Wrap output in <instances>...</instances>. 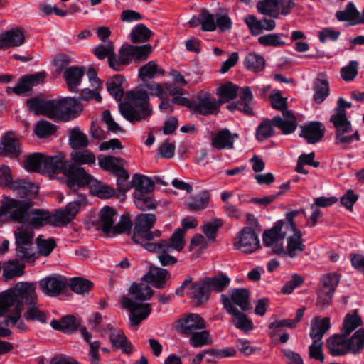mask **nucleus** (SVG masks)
I'll use <instances>...</instances> for the list:
<instances>
[{"label": "nucleus", "mask_w": 364, "mask_h": 364, "mask_svg": "<svg viewBox=\"0 0 364 364\" xmlns=\"http://www.w3.org/2000/svg\"><path fill=\"white\" fill-rule=\"evenodd\" d=\"M90 162V154L72 151L70 159H65L64 154L46 156L35 152L25 156L23 168L29 171L41 173L50 180L65 178L62 182H91V175L81 166Z\"/></svg>", "instance_id": "obj_1"}, {"label": "nucleus", "mask_w": 364, "mask_h": 364, "mask_svg": "<svg viewBox=\"0 0 364 364\" xmlns=\"http://www.w3.org/2000/svg\"><path fill=\"white\" fill-rule=\"evenodd\" d=\"M152 35L151 31L144 24L136 25L130 33L131 41L134 43H139L147 41Z\"/></svg>", "instance_id": "obj_49"}, {"label": "nucleus", "mask_w": 364, "mask_h": 364, "mask_svg": "<svg viewBox=\"0 0 364 364\" xmlns=\"http://www.w3.org/2000/svg\"><path fill=\"white\" fill-rule=\"evenodd\" d=\"M84 75L85 70L80 66H70L65 70L63 77L71 92H77Z\"/></svg>", "instance_id": "obj_27"}, {"label": "nucleus", "mask_w": 364, "mask_h": 364, "mask_svg": "<svg viewBox=\"0 0 364 364\" xmlns=\"http://www.w3.org/2000/svg\"><path fill=\"white\" fill-rule=\"evenodd\" d=\"M210 293L208 285L205 284V279L191 284L190 294L195 300L196 305L205 303L209 299Z\"/></svg>", "instance_id": "obj_37"}, {"label": "nucleus", "mask_w": 364, "mask_h": 364, "mask_svg": "<svg viewBox=\"0 0 364 364\" xmlns=\"http://www.w3.org/2000/svg\"><path fill=\"white\" fill-rule=\"evenodd\" d=\"M94 54L99 60L108 58L109 66L111 68V59L114 61L115 53L112 43L99 44L94 50Z\"/></svg>", "instance_id": "obj_55"}, {"label": "nucleus", "mask_w": 364, "mask_h": 364, "mask_svg": "<svg viewBox=\"0 0 364 364\" xmlns=\"http://www.w3.org/2000/svg\"><path fill=\"white\" fill-rule=\"evenodd\" d=\"M132 225L133 224L129 217L122 215L117 225L113 226L111 236H115L122 233L130 234Z\"/></svg>", "instance_id": "obj_62"}, {"label": "nucleus", "mask_w": 364, "mask_h": 364, "mask_svg": "<svg viewBox=\"0 0 364 364\" xmlns=\"http://www.w3.org/2000/svg\"><path fill=\"white\" fill-rule=\"evenodd\" d=\"M29 228L39 229L46 225H50L54 227H59V223L55 213H50L48 210L36 208L31 211V218L28 221Z\"/></svg>", "instance_id": "obj_18"}, {"label": "nucleus", "mask_w": 364, "mask_h": 364, "mask_svg": "<svg viewBox=\"0 0 364 364\" xmlns=\"http://www.w3.org/2000/svg\"><path fill=\"white\" fill-rule=\"evenodd\" d=\"M282 115L284 119L279 115H277L272 119L273 125L280 129L284 134L294 132L297 127L294 114L290 110H284Z\"/></svg>", "instance_id": "obj_31"}, {"label": "nucleus", "mask_w": 364, "mask_h": 364, "mask_svg": "<svg viewBox=\"0 0 364 364\" xmlns=\"http://www.w3.org/2000/svg\"><path fill=\"white\" fill-rule=\"evenodd\" d=\"M36 299V297L34 299L32 304H28V309L24 313L23 316L28 321H38L42 323H46L47 320L46 314L34 306Z\"/></svg>", "instance_id": "obj_61"}, {"label": "nucleus", "mask_w": 364, "mask_h": 364, "mask_svg": "<svg viewBox=\"0 0 364 364\" xmlns=\"http://www.w3.org/2000/svg\"><path fill=\"white\" fill-rule=\"evenodd\" d=\"M331 323L330 318H320L316 316L311 320V331L309 333L312 341H321L324 334L330 329Z\"/></svg>", "instance_id": "obj_35"}, {"label": "nucleus", "mask_w": 364, "mask_h": 364, "mask_svg": "<svg viewBox=\"0 0 364 364\" xmlns=\"http://www.w3.org/2000/svg\"><path fill=\"white\" fill-rule=\"evenodd\" d=\"M156 223V216L151 213H141L137 215L134 222L132 240L134 242H142L144 240H153L160 237L161 231L151 229Z\"/></svg>", "instance_id": "obj_8"}, {"label": "nucleus", "mask_w": 364, "mask_h": 364, "mask_svg": "<svg viewBox=\"0 0 364 364\" xmlns=\"http://www.w3.org/2000/svg\"><path fill=\"white\" fill-rule=\"evenodd\" d=\"M314 100L321 104L329 95V84L327 80L323 78H316L314 83Z\"/></svg>", "instance_id": "obj_46"}, {"label": "nucleus", "mask_w": 364, "mask_h": 364, "mask_svg": "<svg viewBox=\"0 0 364 364\" xmlns=\"http://www.w3.org/2000/svg\"><path fill=\"white\" fill-rule=\"evenodd\" d=\"M116 214L115 210L109 206H105L99 212V228L107 237L111 236L114 226V217Z\"/></svg>", "instance_id": "obj_34"}, {"label": "nucleus", "mask_w": 364, "mask_h": 364, "mask_svg": "<svg viewBox=\"0 0 364 364\" xmlns=\"http://www.w3.org/2000/svg\"><path fill=\"white\" fill-rule=\"evenodd\" d=\"M205 284L208 285L210 291L222 292L230 285V279L223 273H218L215 277H207Z\"/></svg>", "instance_id": "obj_40"}, {"label": "nucleus", "mask_w": 364, "mask_h": 364, "mask_svg": "<svg viewBox=\"0 0 364 364\" xmlns=\"http://www.w3.org/2000/svg\"><path fill=\"white\" fill-rule=\"evenodd\" d=\"M348 353L354 355L360 354L364 350V328L355 331L348 337Z\"/></svg>", "instance_id": "obj_39"}, {"label": "nucleus", "mask_w": 364, "mask_h": 364, "mask_svg": "<svg viewBox=\"0 0 364 364\" xmlns=\"http://www.w3.org/2000/svg\"><path fill=\"white\" fill-rule=\"evenodd\" d=\"M57 130V127L45 119L38 121L34 128V133L40 138L48 137L53 135Z\"/></svg>", "instance_id": "obj_54"}, {"label": "nucleus", "mask_w": 364, "mask_h": 364, "mask_svg": "<svg viewBox=\"0 0 364 364\" xmlns=\"http://www.w3.org/2000/svg\"><path fill=\"white\" fill-rule=\"evenodd\" d=\"M85 201V196L80 195L78 200L68 203L65 208L55 209L60 226H65L70 223L79 212L81 205Z\"/></svg>", "instance_id": "obj_21"}, {"label": "nucleus", "mask_w": 364, "mask_h": 364, "mask_svg": "<svg viewBox=\"0 0 364 364\" xmlns=\"http://www.w3.org/2000/svg\"><path fill=\"white\" fill-rule=\"evenodd\" d=\"M109 329V339L112 347L122 350L123 353L130 354L132 352V343L121 329L114 328L107 326Z\"/></svg>", "instance_id": "obj_30"}, {"label": "nucleus", "mask_w": 364, "mask_h": 364, "mask_svg": "<svg viewBox=\"0 0 364 364\" xmlns=\"http://www.w3.org/2000/svg\"><path fill=\"white\" fill-rule=\"evenodd\" d=\"M5 186L11 185V187L16 188L17 194L20 198H26L28 200H16V207H14L13 210L10 212L9 219L14 222L20 223H28L31 218V208L34 203L31 201L35 198L39 191L38 183H3Z\"/></svg>", "instance_id": "obj_4"}, {"label": "nucleus", "mask_w": 364, "mask_h": 364, "mask_svg": "<svg viewBox=\"0 0 364 364\" xmlns=\"http://www.w3.org/2000/svg\"><path fill=\"white\" fill-rule=\"evenodd\" d=\"M283 34L269 33L261 36L258 38V43L263 46L281 47L286 43L282 39Z\"/></svg>", "instance_id": "obj_60"}, {"label": "nucleus", "mask_w": 364, "mask_h": 364, "mask_svg": "<svg viewBox=\"0 0 364 364\" xmlns=\"http://www.w3.org/2000/svg\"><path fill=\"white\" fill-rule=\"evenodd\" d=\"M33 291V284L28 282H18L14 287L0 293V317L4 316L13 306L16 300L24 298L28 301Z\"/></svg>", "instance_id": "obj_9"}, {"label": "nucleus", "mask_w": 364, "mask_h": 364, "mask_svg": "<svg viewBox=\"0 0 364 364\" xmlns=\"http://www.w3.org/2000/svg\"><path fill=\"white\" fill-rule=\"evenodd\" d=\"M164 70L159 68L158 65L154 61H149L146 65H143L139 71V77L140 79L145 82L148 80L153 79L156 75H162Z\"/></svg>", "instance_id": "obj_48"}, {"label": "nucleus", "mask_w": 364, "mask_h": 364, "mask_svg": "<svg viewBox=\"0 0 364 364\" xmlns=\"http://www.w3.org/2000/svg\"><path fill=\"white\" fill-rule=\"evenodd\" d=\"M31 112L45 115L56 122H69L77 117L80 102L75 97H65L58 100H45L33 97L26 100Z\"/></svg>", "instance_id": "obj_3"}, {"label": "nucleus", "mask_w": 364, "mask_h": 364, "mask_svg": "<svg viewBox=\"0 0 364 364\" xmlns=\"http://www.w3.org/2000/svg\"><path fill=\"white\" fill-rule=\"evenodd\" d=\"M16 256L21 260L31 262L36 258V254L34 250V246H18L16 247Z\"/></svg>", "instance_id": "obj_63"}, {"label": "nucleus", "mask_w": 364, "mask_h": 364, "mask_svg": "<svg viewBox=\"0 0 364 364\" xmlns=\"http://www.w3.org/2000/svg\"><path fill=\"white\" fill-rule=\"evenodd\" d=\"M122 303V306L130 311L129 321L132 326H138L151 312L150 304L139 303L132 298L124 297Z\"/></svg>", "instance_id": "obj_13"}, {"label": "nucleus", "mask_w": 364, "mask_h": 364, "mask_svg": "<svg viewBox=\"0 0 364 364\" xmlns=\"http://www.w3.org/2000/svg\"><path fill=\"white\" fill-rule=\"evenodd\" d=\"M210 201V195L207 191H203L196 196L191 202L188 204V208L191 211H198L207 208Z\"/></svg>", "instance_id": "obj_56"}, {"label": "nucleus", "mask_w": 364, "mask_h": 364, "mask_svg": "<svg viewBox=\"0 0 364 364\" xmlns=\"http://www.w3.org/2000/svg\"><path fill=\"white\" fill-rule=\"evenodd\" d=\"M330 122L335 129V144L346 147L354 141H360V135L358 130H353L350 121L343 113L333 114L330 117Z\"/></svg>", "instance_id": "obj_7"}, {"label": "nucleus", "mask_w": 364, "mask_h": 364, "mask_svg": "<svg viewBox=\"0 0 364 364\" xmlns=\"http://www.w3.org/2000/svg\"><path fill=\"white\" fill-rule=\"evenodd\" d=\"M245 22L253 36L259 35L263 30L272 31L276 26L274 20L267 18L258 20L254 15H247L245 18Z\"/></svg>", "instance_id": "obj_28"}, {"label": "nucleus", "mask_w": 364, "mask_h": 364, "mask_svg": "<svg viewBox=\"0 0 364 364\" xmlns=\"http://www.w3.org/2000/svg\"><path fill=\"white\" fill-rule=\"evenodd\" d=\"M15 245L18 246H33L34 232L31 228L21 225L14 231Z\"/></svg>", "instance_id": "obj_41"}, {"label": "nucleus", "mask_w": 364, "mask_h": 364, "mask_svg": "<svg viewBox=\"0 0 364 364\" xmlns=\"http://www.w3.org/2000/svg\"><path fill=\"white\" fill-rule=\"evenodd\" d=\"M340 275L336 272H331L323 275L321 278L322 286L320 289L323 291H328L334 294V291L339 283Z\"/></svg>", "instance_id": "obj_53"}, {"label": "nucleus", "mask_w": 364, "mask_h": 364, "mask_svg": "<svg viewBox=\"0 0 364 364\" xmlns=\"http://www.w3.org/2000/svg\"><path fill=\"white\" fill-rule=\"evenodd\" d=\"M129 293L134 296L136 300L143 301L150 299L154 291L146 284L134 282L130 287Z\"/></svg>", "instance_id": "obj_43"}, {"label": "nucleus", "mask_w": 364, "mask_h": 364, "mask_svg": "<svg viewBox=\"0 0 364 364\" xmlns=\"http://www.w3.org/2000/svg\"><path fill=\"white\" fill-rule=\"evenodd\" d=\"M170 273L167 269L154 267L151 268L143 279L157 289H163L166 286V280L170 278Z\"/></svg>", "instance_id": "obj_32"}, {"label": "nucleus", "mask_w": 364, "mask_h": 364, "mask_svg": "<svg viewBox=\"0 0 364 364\" xmlns=\"http://www.w3.org/2000/svg\"><path fill=\"white\" fill-rule=\"evenodd\" d=\"M264 58L255 53H250L247 55L244 60L245 68L253 72H259L264 68Z\"/></svg>", "instance_id": "obj_51"}, {"label": "nucleus", "mask_w": 364, "mask_h": 364, "mask_svg": "<svg viewBox=\"0 0 364 364\" xmlns=\"http://www.w3.org/2000/svg\"><path fill=\"white\" fill-rule=\"evenodd\" d=\"M51 327L65 334H73L79 330L84 340L89 344L88 356L91 357V336L85 326L82 325L81 320L73 314H67L60 319H53Z\"/></svg>", "instance_id": "obj_10"}, {"label": "nucleus", "mask_w": 364, "mask_h": 364, "mask_svg": "<svg viewBox=\"0 0 364 364\" xmlns=\"http://www.w3.org/2000/svg\"><path fill=\"white\" fill-rule=\"evenodd\" d=\"M101 168L112 172L118 177L117 182L120 180L127 181L129 178L128 172L124 168V160L112 156H100L98 158Z\"/></svg>", "instance_id": "obj_19"}, {"label": "nucleus", "mask_w": 364, "mask_h": 364, "mask_svg": "<svg viewBox=\"0 0 364 364\" xmlns=\"http://www.w3.org/2000/svg\"><path fill=\"white\" fill-rule=\"evenodd\" d=\"M345 333L334 334L326 341V346L329 353L333 356H341L348 354V337Z\"/></svg>", "instance_id": "obj_24"}, {"label": "nucleus", "mask_w": 364, "mask_h": 364, "mask_svg": "<svg viewBox=\"0 0 364 364\" xmlns=\"http://www.w3.org/2000/svg\"><path fill=\"white\" fill-rule=\"evenodd\" d=\"M184 235L183 229H176L168 240H163L166 243V250L181 251L185 246Z\"/></svg>", "instance_id": "obj_45"}, {"label": "nucleus", "mask_w": 364, "mask_h": 364, "mask_svg": "<svg viewBox=\"0 0 364 364\" xmlns=\"http://www.w3.org/2000/svg\"><path fill=\"white\" fill-rule=\"evenodd\" d=\"M191 334L189 342L194 348L210 345L212 343V339L208 331L204 330L200 332H194Z\"/></svg>", "instance_id": "obj_59"}, {"label": "nucleus", "mask_w": 364, "mask_h": 364, "mask_svg": "<svg viewBox=\"0 0 364 364\" xmlns=\"http://www.w3.org/2000/svg\"><path fill=\"white\" fill-rule=\"evenodd\" d=\"M36 298L35 287L33 285V291L31 294V297L28 298V301L24 298H18L15 302L14 311L11 315H8L4 321L6 326L11 323L13 326H16L20 331H23L27 329V326L25 323L21 320V313L23 309L24 304H32L34 299Z\"/></svg>", "instance_id": "obj_20"}, {"label": "nucleus", "mask_w": 364, "mask_h": 364, "mask_svg": "<svg viewBox=\"0 0 364 364\" xmlns=\"http://www.w3.org/2000/svg\"><path fill=\"white\" fill-rule=\"evenodd\" d=\"M253 100V95L249 87H245L242 88V91L240 93V98L238 101L241 103L242 106V112L248 114L252 115L253 110L251 107V103Z\"/></svg>", "instance_id": "obj_64"}, {"label": "nucleus", "mask_w": 364, "mask_h": 364, "mask_svg": "<svg viewBox=\"0 0 364 364\" xmlns=\"http://www.w3.org/2000/svg\"><path fill=\"white\" fill-rule=\"evenodd\" d=\"M125 78L121 75H116L107 82L108 92L119 101L118 109L120 114L128 122L134 124L144 120L152 114L147 92L144 90L127 92L126 99L122 102L124 95L122 84Z\"/></svg>", "instance_id": "obj_2"}, {"label": "nucleus", "mask_w": 364, "mask_h": 364, "mask_svg": "<svg viewBox=\"0 0 364 364\" xmlns=\"http://www.w3.org/2000/svg\"><path fill=\"white\" fill-rule=\"evenodd\" d=\"M77 294H83L91 288V282L82 277H72L68 279V288Z\"/></svg>", "instance_id": "obj_50"}, {"label": "nucleus", "mask_w": 364, "mask_h": 364, "mask_svg": "<svg viewBox=\"0 0 364 364\" xmlns=\"http://www.w3.org/2000/svg\"><path fill=\"white\" fill-rule=\"evenodd\" d=\"M68 141L69 145L73 149V151H80L91 155V152L89 150L85 149L88 145L87 136L81 132L79 127H75L69 130ZM87 164H90L91 161Z\"/></svg>", "instance_id": "obj_26"}, {"label": "nucleus", "mask_w": 364, "mask_h": 364, "mask_svg": "<svg viewBox=\"0 0 364 364\" xmlns=\"http://www.w3.org/2000/svg\"><path fill=\"white\" fill-rule=\"evenodd\" d=\"M291 231L294 234L287 238L285 253L291 258H296L305 250L306 246L303 242L301 232L299 230Z\"/></svg>", "instance_id": "obj_33"}, {"label": "nucleus", "mask_w": 364, "mask_h": 364, "mask_svg": "<svg viewBox=\"0 0 364 364\" xmlns=\"http://www.w3.org/2000/svg\"><path fill=\"white\" fill-rule=\"evenodd\" d=\"M230 301L240 307L242 311H247L251 309L249 301L250 292L245 288L232 289L230 291Z\"/></svg>", "instance_id": "obj_38"}, {"label": "nucleus", "mask_w": 364, "mask_h": 364, "mask_svg": "<svg viewBox=\"0 0 364 364\" xmlns=\"http://www.w3.org/2000/svg\"><path fill=\"white\" fill-rule=\"evenodd\" d=\"M41 291L48 296H57L68 289V278L64 276H48L39 282Z\"/></svg>", "instance_id": "obj_16"}, {"label": "nucleus", "mask_w": 364, "mask_h": 364, "mask_svg": "<svg viewBox=\"0 0 364 364\" xmlns=\"http://www.w3.org/2000/svg\"><path fill=\"white\" fill-rule=\"evenodd\" d=\"M358 10L353 2H348L343 11H338L336 13V17L339 21H348L353 23L355 21Z\"/></svg>", "instance_id": "obj_58"}, {"label": "nucleus", "mask_w": 364, "mask_h": 364, "mask_svg": "<svg viewBox=\"0 0 364 364\" xmlns=\"http://www.w3.org/2000/svg\"><path fill=\"white\" fill-rule=\"evenodd\" d=\"M277 0H261L257 3L259 13L272 18L278 17Z\"/></svg>", "instance_id": "obj_52"}, {"label": "nucleus", "mask_w": 364, "mask_h": 364, "mask_svg": "<svg viewBox=\"0 0 364 364\" xmlns=\"http://www.w3.org/2000/svg\"><path fill=\"white\" fill-rule=\"evenodd\" d=\"M25 42L23 31L20 28H13L0 34V49L18 47Z\"/></svg>", "instance_id": "obj_25"}, {"label": "nucleus", "mask_w": 364, "mask_h": 364, "mask_svg": "<svg viewBox=\"0 0 364 364\" xmlns=\"http://www.w3.org/2000/svg\"><path fill=\"white\" fill-rule=\"evenodd\" d=\"M25 265L21 264L18 259H11L7 262L3 269V276L6 281L16 277H21L24 274Z\"/></svg>", "instance_id": "obj_44"}, {"label": "nucleus", "mask_w": 364, "mask_h": 364, "mask_svg": "<svg viewBox=\"0 0 364 364\" xmlns=\"http://www.w3.org/2000/svg\"><path fill=\"white\" fill-rule=\"evenodd\" d=\"M300 136L304 138L309 144H315L319 141L324 135L325 129L319 122H311L301 126Z\"/></svg>", "instance_id": "obj_29"}, {"label": "nucleus", "mask_w": 364, "mask_h": 364, "mask_svg": "<svg viewBox=\"0 0 364 364\" xmlns=\"http://www.w3.org/2000/svg\"><path fill=\"white\" fill-rule=\"evenodd\" d=\"M363 321L361 317L358 314V310H355L353 314H347L343 320L341 332L346 335L350 334L358 327L362 326Z\"/></svg>", "instance_id": "obj_47"}, {"label": "nucleus", "mask_w": 364, "mask_h": 364, "mask_svg": "<svg viewBox=\"0 0 364 364\" xmlns=\"http://www.w3.org/2000/svg\"><path fill=\"white\" fill-rule=\"evenodd\" d=\"M120 193L124 198L125 193L131 188H134V197L136 207L141 210L155 208L153 200V191L155 183H118Z\"/></svg>", "instance_id": "obj_6"}, {"label": "nucleus", "mask_w": 364, "mask_h": 364, "mask_svg": "<svg viewBox=\"0 0 364 364\" xmlns=\"http://www.w3.org/2000/svg\"><path fill=\"white\" fill-rule=\"evenodd\" d=\"M47 73L45 71L36 72L22 76L15 86L16 95L30 96L33 88L45 82Z\"/></svg>", "instance_id": "obj_15"}, {"label": "nucleus", "mask_w": 364, "mask_h": 364, "mask_svg": "<svg viewBox=\"0 0 364 364\" xmlns=\"http://www.w3.org/2000/svg\"><path fill=\"white\" fill-rule=\"evenodd\" d=\"M220 301L227 312L233 316L232 322L237 328L245 333L253 329L252 321L231 303L228 296L221 294Z\"/></svg>", "instance_id": "obj_12"}, {"label": "nucleus", "mask_w": 364, "mask_h": 364, "mask_svg": "<svg viewBox=\"0 0 364 364\" xmlns=\"http://www.w3.org/2000/svg\"><path fill=\"white\" fill-rule=\"evenodd\" d=\"M152 51L150 44L132 46L124 44L119 50V55L115 54L114 61L111 59V68L120 71L132 61L139 62L146 60Z\"/></svg>", "instance_id": "obj_5"}, {"label": "nucleus", "mask_w": 364, "mask_h": 364, "mask_svg": "<svg viewBox=\"0 0 364 364\" xmlns=\"http://www.w3.org/2000/svg\"><path fill=\"white\" fill-rule=\"evenodd\" d=\"M23 136H16V132L9 131L1 139L0 155L12 159H18L23 153Z\"/></svg>", "instance_id": "obj_11"}, {"label": "nucleus", "mask_w": 364, "mask_h": 364, "mask_svg": "<svg viewBox=\"0 0 364 364\" xmlns=\"http://www.w3.org/2000/svg\"><path fill=\"white\" fill-rule=\"evenodd\" d=\"M234 247L245 253H252L259 247L258 235L252 228L244 227L235 239Z\"/></svg>", "instance_id": "obj_14"}, {"label": "nucleus", "mask_w": 364, "mask_h": 364, "mask_svg": "<svg viewBox=\"0 0 364 364\" xmlns=\"http://www.w3.org/2000/svg\"><path fill=\"white\" fill-rule=\"evenodd\" d=\"M237 134H232L228 129H223L216 132L212 137L211 145L216 150L232 149Z\"/></svg>", "instance_id": "obj_23"}, {"label": "nucleus", "mask_w": 364, "mask_h": 364, "mask_svg": "<svg viewBox=\"0 0 364 364\" xmlns=\"http://www.w3.org/2000/svg\"><path fill=\"white\" fill-rule=\"evenodd\" d=\"M237 92L238 87L231 82L221 85L216 92L217 95L220 96V99L218 100L220 106L234 100L237 95Z\"/></svg>", "instance_id": "obj_42"}, {"label": "nucleus", "mask_w": 364, "mask_h": 364, "mask_svg": "<svg viewBox=\"0 0 364 364\" xmlns=\"http://www.w3.org/2000/svg\"><path fill=\"white\" fill-rule=\"evenodd\" d=\"M205 328V320L198 314H190L178 321V331L186 335L194 333L196 330Z\"/></svg>", "instance_id": "obj_22"}, {"label": "nucleus", "mask_w": 364, "mask_h": 364, "mask_svg": "<svg viewBox=\"0 0 364 364\" xmlns=\"http://www.w3.org/2000/svg\"><path fill=\"white\" fill-rule=\"evenodd\" d=\"M220 102L212 98L209 93L205 92L192 100L191 110L200 114L208 116L217 114L220 109Z\"/></svg>", "instance_id": "obj_17"}, {"label": "nucleus", "mask_w": 364, "mask_h": 364, "mask_svg": "<svg viewBox=\"0 0 364 364\" xmlns=\"http://www.w3.org/2000/svg\"><path fill=\"white\" fill-rule=\"evenodd\" d=\"M273 127L274 126L273 125L272 119L263 120L257 128V139L262 141L272 136L274 133Z\"/></svg>", "instance_id": "obj_57"}, {"label": "nucleus", "mask_w": 364, "mask_h": 364, "mask_svg": "<svg viewBox=\"0 0 364 364\" xmlns=\"http://www.w3.org/2000/svg\"><path fill=\"white\" fill-rule=\"evenodd\" d=\"M285 227L283 221H278L270 230H265L263 233V242L265 246L270 247L282 240L287 233L282 231Z\"/></svg>", "instance_id": "obj_36"}]
</instances>
